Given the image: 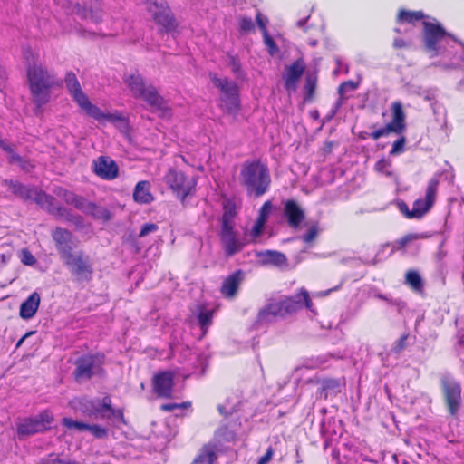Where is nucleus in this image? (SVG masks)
<instances>
[{
  "label": "nucleus",
  "mask_w": 464,
  "mask_h": 464,
  "mask_svg": "<svg viewBox=\"0 0 464 464\" xmlns=\"http://www.w3.org/2000/svg\"><path fill=\"white\" fill-rule=\"evenodd\" d=\"M64 82L73 102L87 115L100 123L110 122L113 124L122 133L129 131V121L121 112L118 111L103 112L98 106L91 102L89 97L83 92L75 73L68 72L65 75Z\"/></svg>",
  "instance_id": "f257e3e1"
},
{
  "label": "nucleus",
  "mask_w": 464,
  "mask_h": 464,
  "mask_svg": "<svg viewBox=\"0 0 464 464\" xmlns=\"http://www.w3.org/2000/svg\"><path fill=\"white\" fill-rule=\"evenodd\" d=\"M24 56L27 60V80L32 100L38 108L49 102L51 89L58 82L55 76L41 64L34 63L35 56L31 50H25Z\"/></svg>",
  "instance_id": "f03ea898"
},
{
  "label": "nucleus",
  "mask_w": 464,
  "mask_h": 464,
  "mask_svg": "<svg viewBox=\"0 0 464 464\" xmlns=\"http://www.w3.org/2000/svg\"><path fill=\"white\" fill-rule=\"evenodd\" d=\"M304 306H305L309 311L315 314V311L313 308V303L309 297L308 292L305 289H301L300 292L294 296L272 298L258 312L257 323H272L277 317L283 318L288 314L299 311Z\"/></svg>",
  "instance_id": "7ed1b4c3"
},
{
  "label": "nucleus",
  "mask_w": 464,
  "mask_h": 464,
  "mask_svg": "<svg viewBox=\"0 0 464 464\" xmlns=\"http://www.w3.org/2000/svg\"><path fill=\"white\" fill-rule=\"evenodd\" d=\"M425 50L430 57L443 56L449 60L446 66H453L463 58H455L453 48L450 44H456L457 40L447 34L440 24L423 22Z\"/></svg>",
  "instance_id": "20e7f679"
},
{
  "label": "nucleus",
  "mask_w": 464,
  "mask_h": 464,
  "mask_svg": "<svg viewBox=\"0 0 464 464\" xmlns=\"http://www.w3.org/2000/svg\"><path fill=\"white\" fill-rule=\"evenodd\" d=\"M9 186L11 192L14 195L21 197L24 199H30L34 201L41 208L46 209L49 213L57 216L58 218H64L67 221L73 222L75 225L82 223V218L71 214L66 208L59 207L53 197L38 190L35 188H29L22 185L19 182L5 181Z\"/></svg>",
  "instance_id": "39448f33"
},
{
  "label": "nucleus",
  "mask_w": 464,
  "mask_h": 464,
  "mask_svg": "<svg viewBox=\"0 0 464 464\" xmlns=\"http://www.w3.org/2000/svg\"><path fill=\"white\" fill-rule=\"evenodd\" d=\"M124 82L134 98L145 101L160 116H170L169 108L165 100L159 94L154 86L145 82L141 75L139 73L127 74L124 77Z\"/></svg>",
  "instance_id": "423d86ee"
},
{
  "label": "nucleus",
  "mask_w": 464,
  "mask_h": 464,
  "mask_svg": "<svg viewBox=\"0 0 464 464\" xmlns=\"http://www.w3.org/2000/svg\"><path fill=\"white\" fill-rule=\"evenodd\" d=\"M240 180L248 193L259 197L270 185L269 170L259 160L246 161L241 168Z\"/></svg>",
  "instance_id": "0eeeda50"
},
{
  "label": "nucleus",
  "mask_w": 464,
  "mask_h": 464,
  "mask_svg": "<svg viewBox=\"0 0 464 464\" xmlns=\"http://www.w3.org/2000/svg\"><path fill=\"white\" fill-rule=\"evenodd\" d=\"M53 193L57 198L64 200L66 204L73 206L84 214L92 216L96 219L108 221L111 218V212L106 208L97 206L84 198L77 196L73 192L63 188H56Z\"/></svg>",
  "instance_id": "6e6552de"
},
{
  "label": "nucleus",
  "mask_w": 464,
  "mask_h": 464,
  "mask_svg": "<svg viewBox=\"0 0 464 464\" xmlns=\"http://www.w3.org/2000/svg\"><path fill=\"white\" fill-rule=\"evenodd\" d=\"M59 5L77 14L81 18L99 24L102 20L100 0H55Z\"/></svg>",
  "instance_id": "1a4fd4ad"
},
{
  "label": "nucleus",
  "mask_w": 464,
  "mask_h": 464,
  "mask_svg": "<svg viewBox=\"0 0 464 464\" xmlns=\"http://www.w3.org/2000/svg\"><path fill=\"white\" fill-rule=\"evenodd\" d=\"M164 180L182 201H184L186 197L193 193L197 185L195 176L188 175L176 169H170L165 175Z\"/></svg>",
  "instance_id": "9d476101"
},
{
  "label": "nucleus",
  "mask_w": 464,
  "mask_h": 464,
  "mask_svg": "<svg viewBox=\"0 0 464 464\" xmlns=\"http://www.w3.org/2000/svg\"><path fill=\"white\" fill-rule=\"evenodd\" d=\"M78 281H89L93 274L91 257L82 251L72 252L62 259Z\"/></svg>",
  "instance_id": "9b49d317"
},
{
  "label": "nucleus",
  "mask_w": 464,
  "mask_h": 464,
  "mask_svg": "<svg viewBox=\"0 0 464 464\" xmlns=\"http://www.w3.org/2000/svg\"><path fill=\"white\" fill-rule=\"evenodd\" d=\"M53 422V415L50 411H44L39 414L21 419L16 424L19 438L32 436L49 430Z\"/></svg>",
  "instance_id": "f8f14e48"
},
{
  "label": "nucleus",
  "mask_w": 464,
  "mask_h": 464,
  "mask_svg": "<svg viewBox=\"0 0 464 464\" xmlns=\"http://www.w3.org/2000/svg\"><path fill=\"white\" fill-rule=\"evenodd\" d=\"M212 83L222 92V101L228 112H236L239 106L238 91L235 82L227 78H220L216 73H210Z\"/></svg>",
  "instance_id": "ddd939ff"
},
{
  "label": "nucleus",
  "mask_w": 464,
  "mask_h": 464,
  "mask_svg": "<svg viewBox=\"0 0 464 464\" xmlns=\"http://www.w3.org/2000/svg\"><path fill=\"white\" fill-rule=\"evenodd\" d=\"M440 179L438 177L431 178L425 189L424 198H420L413 202L411 217L421 218L426 215L435 203Z\"/></svg>",
  "instance_id": "4468645a"
},
{
  "label": "nucleus",
  "mask_w": 464,
  "mask_h": 464,
  "mask_svg": "<svg viewBox=\"0 0 464 464\" xmlns=\"http://www.w3.org/2000/svg\"><path fill=\"white\" fill-rule=\"evenodd\" d=\"M221 240L226 253L233 256L239 252L245 243L239 240L233 229L232 216L228 213L224 214L222 218Z\"/></svg>",
  "instance_id": "2eb2a0df"
},
{
  "label": "nucleus",
  "mask_w": 464,
  "mask_h": 464,
  "mask_svg": "<svg viewBox=\"0 0 464 464\" xmlns=\"http://www.w3.org/2000/svg\"><path fill=\"white\" fill-rule=\"evenodd\" d=\"M441 384L449 411L451 415H454L460 406V384L450 375H444L441 378Z\"/></svg>",
  "instance_id": "dca6fc26"
},
{
  "label": "nucleus",
  "mask_w": 464,
  "mask_h": 464,
  "mask_svg": "<svg viewBox=\"0 0 464 464\" xmlns=\"http://www.w3.org/2000/svg\"><path fill=\"white\" fill-rule=\"evenodd\" d=\"M146 8L157 24L162 25L165 28H169L172 25L173 18L170 10L165 1H149L146 4Z\"/></svg>",
  "instance_id": "f3484780"
},
{
  "label": "nucleus",
  "mask_w": 464,
  "mask_h": 464,
  "mask_svg": "<svg viewBox=\"0 0 464 464\" xmlns=\"http://www.w3.org/2000/svg\"><path fill=\"white\" fill-rule=\"evenodd\" d=\"M93 171L98 177L111 180L118 177L119 168L110 157L100 156L93 161Z\"/></svg>",
  "instance_id": "a211bd4d"
},
{
  "label": "nucleus",
  "mask_w": 464,
  "mask_h": 464,
  "mask_svg": "<svg viewBox=\"0 0 464 464\" xmlns=\"http://www.w3.org/2000/svg\"><path fill=\"white\" fill-rule=\"evenodd\" d=\"M101 360L97 356L88 355L82 357L77 362L76 378L89 379L93 374L98 373L101 370Z\"/></svg>",
  "instance_id": "6ab92c4d"
},
{
  "label": "nucleus",
  "mask_w": 464,
  "mask_h": 464,
  "mask_svg": "<svg viewBox=\"0 0 464 464\" xmlns=\"http://www.w3.org/2000/svg\"><path fill=\"white\" fill-rule=\"evenodd\" d=\"M52 236L61 259L72 253L73 237L70 231L58 227L53 231Z\"/></svg>",
  "instance_id": "aec40b11"
},
{
  "label": "nucleus",
  "mask_w": 464,
  "mask_h": 464,
  "mask_svg": "<svg viewBox=\"0 0 464 464\" xmlns=\"http://www.w3.org/2000/svg\"><path fill=\"white\" fill-rule=\"evenodd\" d=\"M153 387L158 396L164 398L170 397L173 388V373L171 372H163L155 375Z\"/></svg>",
  "instance_id": "412c9836"
},
{
  "label": "nucleus",
  "mask_w": 464,
  "mask_h": 464,
  "mask_svg": "<svg viewBox=\"0 0 464 464\" xmlns=\"http://www.w3.org/2000/svg\"><path fill=\"white\" fill-rule=\"evenodd\" d=\"M304 71V63L302 60H297L290 66L286 67L283 76L285 88L289 92H293L296 88V83L301 78Z\"/></svg>",
  "instance_id": "4be33fe9"
},
{
  "label": "nucleus",
  "mask_w": 464,
  "mask_h": 464,
  "mask_svg": "<svg viewBox=\"0 0 464 464\" xmlns=\"http://www.w3.org/2000/svg\"><path fill=\"white\" fill-rule=\"evenodd\" d=\"M111 401L109 397H104L102 403L95 406V411L102 419H112L114 424L125 423L123 412L121 410H113L111 407Z\"/></svg>",
  "instance_id": "5701e85b"
},
{
  "label": "nucleus",
  "mask_w": 464,
  "mask_h": 464,
  "mask_svg": "<svg viewBox=\"0 0 464 464\" xmlns=\"http://www.w3.org/2000/svg\"><path fill=\"white\" fill-rule=\"evenodd\" d=\"M391 110L392 118L391 122H389L387 126L392 132L400 134L406 128V115L403 111L402 104L400 102H394L392 103Z\"/></svg>",
  "instance_id": "b1692460"
},
{
  "label": "nucleus",
  "mask_w": 464,
  "mask_h": 464,
  "mask_svg": "<svg viewBox=\"0 0 464 464\" xmlns=\"http://www.w3.org/2000/svg\"><path fill=\"white\" fill-rule=\"evenodd\" d=\"M40 303V295L37 292H34L21 304L19 316L24 320L32 319L36 314Z\"/></svg>",
  "instance_id": "393cba45"
},
{
  "label": "nucleus",
  "mask_w": 464,
  "mask_h": 464,
  "mask_svg": "<svg viewBox=\"0 0 464 464\" xmlns=\"http://www.w3.org/2000/svg\"><path fill=\"white\" fill-rule=\"evenodd\" d=\"M285 216L292 227H298L304 219V212L295 200H287L285 204Z\"/></svg>",
  "instance_id": "a878e982"
},
{
  "label": "nucleus",
  "mask_w": 464,
  "mask_h": 464,
  "mask_svg": "<svg viewBox=\"0 0 464 464\" xmlns=\"http://www.w3.org/2000/svg\"><path fill=\"white\" fill-rule=\"evenodd\" d=\"M133 198L139 204H149L152 202L153 196L150 193V184L149 181H139L134 188Z\"/></svg>",
  "instance_id": "bb28decb"
},
{
  "label": "nucleus",
  "mask_w": 464,
  "mask_h": 464,
  "mask_svg": "<svg viewBox=\"0 0 464 464\" xmlns=\"http://www.w3.org/2000/svg\"><path fill=\"white\" fill-rule=\"evenodd\" d=\"M241 281L242 274L240 271L227 277L221 287V293L223 295L226 297H233L236 295Z\"/></svg>",
  "instance_id": "cd10ccee"
},
{
  "label": "nucleus",
  "mask_w": 464,
  "mask_h": 464,
  "mask_svg": "<svg viewBox=\"0 0 464 464\" xmlns=\"http://www.w3.org/2000/svg\"><path fill=\"white\" fill-rule=\"evenodd\" d=\"M261 262L265 265L283 266L286 263V257L278 251L266 250L257 254Z\"/></svg>",
  "instance_id": "c85d7f7f"
},
{
  "label": "nucleus",
  "mask_w": 464,
  "mask_h": 464,
  "mask_svg": "<svg viewBox=\"0 0 464 464\" xmlns=\"http://www.w3.org/2000/svg\"><path fill=\"white\" fill-rule=\"evenodd\" d=\"M424 18V14L421 11H405L401 10L399 13L397 22L399 24L408 23L414 24L415 22L420 21Z\"/></svg>",
  "instance_id": "c756f323"
},
{
  "label": "nucleus",
  "mask_w": 464,
  "mask_h": 464,
  "mask_svg": "<svg viewBox=\"0 0 464 464\" xmlns=\"http://www.w3.org/2000/svg\"><path fill=\"white\" fill-rule=\"evenodd\" d=\"M216 459L214 450L210 447H204L192 464H213Z\"/></svg>",
  "instance_id": "7c9ffc66"
},
{
  "label": "nucleus",
  "mask_w": 464,
  "mask_h": 464,
  "mask_svg": "<svg viewBox=\"0 0 464 464\" xmlns=\"http://www.w3.org/2000/svg\"><path fill=\"white\" fill-rule=\"evenodd\" d=\"M375 170L386 177L389 178H395L393 170H392V162L389 160L386 159H381L379 160L374 167Z\"/></svg>",
  "instance_id": "2f4dec72"
},
{
  "label": "nucleus",
  "mask_w": 464,
  "mask_h": 464,
  "mask_svg": "<svg viewBox=\"0 0 464 464\" xmlns=\"http://www.w3.org/2000/svg\"><path fill=\"white\" fill-rule=\"evenodd\" d=\"M340 392V385L338 381L334 379L324 380L321 384V393L326 398L333 392Z\"/></svg>",
  "instance_id": "473e14b6"
},
{
  "label": "nucleus",
  "mask_w": 464,
  "mask_h": 464,
  "mask_svg": "<svg viewBox=\"0 0 464 464\" xmlns=\"http://www.w3.org/2000/svg\"><path fill=\"white\" fill-rule=\"evenodd\" d=\"M406 283L415 291H420L423 287L421 277L415 271H409L406 274Z\"/></svg>",
  "instance_id": "72a5a7b5"
},
{
  "label": "nucleus",
  "mask_w": 464,
  "mask_h": 464,
  "mask_svg": "<svg viewBox=\"0 0 464 464\" xmlns=\"http://www.w3.org/2000/svg\"><path fill=\"white\" fill-rule=\"evenodd\" d=\"M212 317H213V311L207 310V309H201L198 319L200 324V327L204 334L207 332L208 328L212 323Z\"/></svg>",
  "instance_id": "f704fd0d"
},
{
  "label": "nucleus",
  "mask_w": 464,
  "mask_h": 464,
  "mask_svg": "<svg viewBox=\"0 0 464 464\" xmlns=\"http://www.w3.org/2000/svg\"><path fill=\"white\" fill-rule=\"evenodd\" d=\"M0 148L6 151V153L8 154L10 163H17L21 165L24 169H25V167L22 165L23 160L21 157H19L17 154L14 152L13 149L9 144H7L5 140H0Z\"/></svg>",
  "instance_id": "c9c22d12"
},
{
  "label": "nucleus",
  "mask_w": 464,
  "mask_h": 464,
  "mask_svg": "<svg viewBox=\"0 0 464 464\" xmlns=\"http://www.w3.org/2000/svg\"><path fill=\"white\" fill-rule=\"evenodd\" d=\"M426 236L422 234H408L404 236L403 237L400 238L395 242L396 246L398 249L405 248L408 246L411 242L419 240L420 238H424Z\"/></svg>",
  "instance_id": "e433bc0d"
},
{
  "label": "nucleus",
  "mask_w": 464,
  "mask_h": 464,
  "mask_svg": "<svg viewBox=\"0 0 464 464\" xmlns=\"http://www.w3.org/2000/svg\"><path fill=\"white\" fill-rule=\"evenodd\" d=\"M63 424L68 429H75L78 430H86L87 428H89V424L73 420L71 418H63Z\"/></svg>",
  "instance_id": "4c0bfd02"
},
{
  "label": "nucleus",
  "mask_w": 464,
  "mask_h": 464,
  "mask_svg": "<svg viewBox=\"0 0 464 464\" xmlns=\"http://www.w3.org/2000/svg\"><path fill=\"white\" fill-rule=\"evenodd\" d=\"M264 44L267 47L268 53L270 55L274 56L278 53V47L273 38L268 34V32H265L264 35Z\"/></svg>",
  "instance_id": "58836bf2"
},
{
  "label": "nucleus",
  "mask_w": 464,
  "mask_h": 464,
  "mask_svg": "<svg viewBox=\"0 0 464 464\" xmlns=\"http://www.w3.org/2000/svg\"><path fill=\"white\" fill-rule=\"evenodd\" d=\"M158 229H159V227L157 224L146 223L141 227L140 231L139 233V237H144L148 236L149 234L158 231Z\"/></svg>",
  "instance_id": "ea45409f"
},
{
  "label": "nucleus",
  "mask_w": 464,
  "mask_h": 464,
  "mask_svg": "<svg viewBox=\"0 0 464 464\" xmlns=\"http://www.w3.org/2000/svg\"><path fill=\"white\" fill-rule=\"evenodd\" d=\"M20 258L23 264L26 266H33L36 263L35 257L27 249H23L20 254Z\"/></svg>",
  "instance_id": "a19ab883"
},
{
  "label": "nucleus",
  "mask_w": 464,
  "mask_h": 464,
  "mask_svg": "<svg viewBox=\"0 0 464 464\" xmlns=\"http://www.w3.org/2000/svg\"><path fill=\"white\" fill-rule=\"evenodd\" d=\"M239 29L243 33L251 31L254 28V24L251 18L241 17L238 22Z\"/></svg>",
  "instance_id": "79ce46f5"
},
{
  "label": "nucleus",
  "mask_w": 464,
  "mask_h": 464,
  "mask_svg": "<svg viewBox=\"0 0 464 464\" xmlns=\"http://www.w3.org/2000/svg\"><path fill=\"white\" fill-rule=\"evenodd\" d=\"M405 138L404 137H401L400 139H398L392 145V149L391 150V154L392 155H397V154H400L404 150V145H405Z\"/></svg>",
  "instance_id": "37998d69"
},
{
  "label": "nucleus",
  "mask_w": 464,
  "mask_h": 464,
  "mask_svg": "<svg viewBox=\"0 0 464 464\" xmlns=\"http://www.w3.org/2000/svg\"><path fill=\"white\" fill-rule=\"evenodd\" d=\"M272 205L270 202H266L263 207L260 209L259 217L257 218V221H262V223H266L267 217L270 213Z\"/></svg>",
  "instance_id": "c03bdc74"
},
{
  "label": "nucleus",
  "mask_w": 464,
  "mask_h": 464,
  "mask_svg": "<svg viewBox=\"0 0 464 464\" xmlns=\"http://www.w3.org/2000/svg\"><path fill=\"white\" fill-rule=\"evenodd\" d=\"M229 66L232 70V72L237 74V78H240L242 77V72H241V66H240V63L239 61L235 58V57H230L229 58Z\"/></svg>",
  "instance_id": "a18cd8bd"
},
{
  "label": "nucleus",
  "mask_w": 464,
  "mask_h": 464,
  "mask_svg": "<svg viewBox=\"0 0 464 464\" xmlns=\"http://www.w3.org/2000/svg\"><path fill=\"white\" fill-rule=\"evenodd\" d=\"M86 430H89L92 434H93L97 438H102L107 434V430L98 425H89Z\"/></svg>",
  "instance_id": "49530a36"
},
{
  "label": "nucleus",
  "mask_w": 464,
  "mask_h": 464,
  "mask_svg": "<svg viewBox=\"0 0 464 464\" xmlns=\"http://www.w3.org/2000/svg\"><path fill=\"white\" fill-rule=\"evenodd\" d=\"M357 88V84L352 81L342 83L339 87V92L343 96L349 91H354Z\"/></svg>",
  "instance_id": "de8ad7c7"
},
{
  "label": "nucleus",
  "mask_w": 464,
  "mask_h": 464,
  "mask_svg": "<svg viewBox=\"0 0 464 464\" xmlns=\"http://www.w3.org/2000/svg\"><path fill=\"white\" fill-rule=\"evenodd\" d=\"M264 226H265V224L262 223V221H257V220L256 221V223L254 224V226L251 229V237H253V239H256L257 237H259L261 236Z\"/></svg>",
  "instance_id": "09e8293b"
},
{
  "label": "nucleus",
  "mask_w": 464,
  "mask_h": 464,
  "mask_svg": "<svg viewBox=\"0 0 464 464\" xmlns=\"http://www.w3.org/2000/svg\"><path fill=\"white\" fill-rule=\"evenodd\" d=\"M189 406H190L189 402H183V403H180V404H178V403H167V404L161 405V410H163L165 411H172L175 409L187 408V407H189Z\"/></svg>",
  "instance_id": "8fccbe9b"
},
{
  "label": "nucleus",
  "mask_w": 464,
  "mask_h": 464,
  "mask_svg": "<svg viewBox=\"0 0 464 464\" xmlns=\"http://www.w3.org/2000/svg\"><path fill=\"white\" fill-rule=\"evenodd\" d=\"M318 230L316 227H312L309 228L307 233L303 237V239L306 243L312 242L317 236Z\"/></svg>",
  "instance_id": "3c124183"
},
{
  "label": "nucleus",
  "mask_w": 464,
  "mask_h": 464,
  "mask_svg": "<svg viewBox=\"0 0 464 464\" xmlns=\"http://www.w3.org/2000/svg\"><path fill=\"white\" fill-rule=\"evenodd\" d=\"M390 132H392V130H390L389 127L386 125L385 127L382 128V129H379L371 133V137L373 139V140H378L380 139L381 137L382 136H385L387 134H389Z\"/></svg>",
  "instance_id": "603ef678"
},
{
  "label": "nucleus",
  "mask_w": 464,
  "mask_h": 464,
  "mask_svg": "<svg viewBox=\"0 0 464 464\" xmlns=\"http://www.w3.org/2000/svg\"><path fill=\"white\" fill-rule=\"evenodd\" d=\"M406 340L407 335H402L399 340H397L393 345V351L395 353L401 352L406 346Z\"/></svg>",
  "instance_id": "864d4df0"
},
{
  "label": "nucleus",
  "mask_w": 464,
  "mask_h": 464,
  "mask_svg": "<svg viewBox=\"0 0 464 464\" xmlns=\"http://www.w3.org/2000/svg\"><path fill=\"white\" fill-rule=\"evenodd\" d=\"M274 456V450L272 447H269L264 456H262L257 464H267Z\"/></svg>",
  "instance_id": "5fc2aeb1"
},
{
  "label": "nucleus",
  "mask_w": 464,
  "mask_h": 464,
  "mask_svg": "<svg viewBox=\"0 0 464 464\" xmlns=\"http://www.w3.org/2000/svg\"><path fill=\"white\" fill-rule=\"evenodd\" d=\"M267 18L263 16L260 13L256 14V23L259 26V28L262 30L263 34L265 32H267L266 30V24H267Z\"/></svg>",
  "instance_id": "6e6d98bb"
},
{
  "label": "nucleus",
  "mask_w": 464,
  "mask_h": 464,
  "mask_svg": "<svg viewBox=\"0 0 464 464\" xmlns=\"http://www.w3.org/2000/svg\"><path fill=\"white\" fill-rule=\"evenodd\" d=\"M399 209L400 211L404 214V216L407 218H415L414 217H411V209L409 208L408 205L404 202L399 203Z\"/></svg>",
  "instance_id": "4d7b16f0"
},
{
  "label": "nucleus",
  "mask_w": 464,
  "mask_h": 464,
  "mask_svg": "<svg viewBox=\"0 0 464 464\" xmlns=\"http://www.w3.org/2000/svg\"><path fill=\"white\" fill-rule=\"evenodd\" d=\"M218 411L222 415H229L233 412V407L226 408L224 405L218 406Z\"/></svg>",
  "instance_id": "13d9d810"
},
{
  "label": "nucleus",
  "mask_w": 464,
  "mask_h": 464,
  "mask_svg": "<svg viewBox=\"0 0 464 464\" xmlns=\"http://www.w3.org/2000/svg\"><path fill=\"white\" fill-rule=\"evenodd\" d=\"M35 332L34 331H31V332H28L27 334H25L15 344V349H18L21 347V345L23 344V343L25 341V339L27 337H29L30 335L34 334Z\"/></svg>",
  "instance_id": "bf43d9fd"
},
{
  "label": "nucleus",
  "mask_w": 464,
  "mask_h": 464,
  "mask_svg": "<svg viewBox=\"0 0 464 464\" xmlns=\"http://www.w3.org/2000/svg\"><path fill=\"white\" fill-rule=\"evenodd\" d=\"M339 288V286H336L334 288H332V289H328L326 291H323V292H318V293H315L314 295V296H326L328 295L330 293H332L333 291H335Z\"/></svg>",
  "instance_id": "052dcab7"
},
{
  "label": "nucleus",
  "mask_w": 464,
  "mask_h": 464,
  "mask_svg": "<svg viewBox=\"0 0 464 464\" xmlns=\"http://www.w3.org/2000/svg\"><path fill=\"white\" fill-rule=\"evenodd\" d=\"M394 46L397 47V48H401L404 46V42L402 39H395L394 40Z\"/></svg>",
  "instance_id": "680f3d73"
},
{
  "label": "nucleus",
  "mask_w": 464,
  "mask_h": 464,
  "mask_svg": "<svg viewBox=\"0 0 464 464\" xmlns=\"http://www.w3.org/2000/svg\"><path fill=\"white\" fill-rule=\"evenodd\" d=\"M304 23H305V20H304V19H301V20H299V21L297 22V26H299V27H303V26H304Z\"/></svg>",
  "instance_id": "e2e57ef3"
},
{
  "label": "nucleus",
  "mask_w": 464,
  "mask_h": 464,
  "mask_svg": "<svg viewBox=\"0 0 464 464\" xmlns=\"http://www.w3.org/2000/svg\"><path fill=\"white\" fill-rule=\"evenodd\" d=\"M395 31H396L397 33H401V29H399V28H396V29H395Z\"/></svg>",
  "instance_id": "0e129e2a"
},
{
  "label": "nucleus",
  "mask_w": 464,
  "mask_h": 464,
  "mask_svg": "<svg viewBox=\"0 0 464 464\" xmlns=\"http://www.w3.org/2000/svg\"><path fill=\"white\" fill-rule=\"evenodd\" d=\"M426 99H428V100H431L430 95H428V96L426 97Z\"/></svg>",
  "instance_id": "69168bd1"
}]
</instances>
